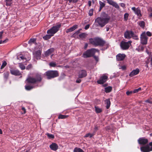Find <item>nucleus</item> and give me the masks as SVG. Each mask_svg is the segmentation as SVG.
I'll list each match as a JSON object with an SVG mask.
<instances>
[{"instance_id":"nucleus-45","label":"nucleus","mask_w":152,"mask_h":152,"mask_svg":"<svg viewBox=\"0 0 152 152\" xmlns=\"http://www.w3.org/2000/svg\"><path fill=\"white\" fill-rule=\"evenodd\" d=\"M47 135L49 138L54 139V136L53 134H50L48 133H47Z\"/></svg>"},{"instance_id":"nucleus-44","label":"nucleus","mask_w":152,"mask_h":152,"mask_svg":"<svg viewBox=\"0 0 152 152\" xmlns=\"http://www.w3.org/2000/svg\"><path fill=\"white\" fill-rule=\"evenodd\" d=\"M9 74L8 72H7L4 73V78L6 79H8L9 76Z\"/></svg>"},{"instance_id":"nucleus-62","label":"nucleus","mask_w":152,"mask_h":152,"mask_svg":"<svg viewBox=\"0 0 152 152\" xmlns=\"http://www.w3.org/2000/svg\"><path fill=\"white\" fill-rule=\"evenodd\" d=\"M8 39H5V40H4L3 41H2V43H5L6 42L8 41Z\"/></svg>"},{"instance_id":"nucleus-37","label":"nucleus","mask_w":152,"mask_h":152,"mask_svg":"<svg viewBox=\"0 0 152 152\" xmlns=\"http://www.w3.org/2000/svg\"><path fill=\"white\" fill-rule=\"evenodd\" d=\"M81 30V29H79L77 31L75 32L74 34L72 35V37H75L76 36H77L80 33V31Z\"/></svg>"},{"instance_id":"nucleus-56","label":"nucleus","mask_w":152,"mask_h":152,"mask_svg":"<svg viewBox=\"0 0 152 152\" xmlns=\"http://www.w3.org/2000/svg\"><path fill=\"white\" fill-rule=\"evenodd\" d=\"M89 27H90V25L87 24L85 26L84 28L86 30H87L89 28Z\"/></svg>"},{"instance_id":"nucleus-33","label":"nucleus","mask_w":152,"mask_h":152,"mask_svg":"<svg viewBox=\"0 0 152 152\" xmlns=\"http://www.w3.org/2000/svg\"><path fill=\"white\" fill-rule=\"evenodd\" d=\"M131 36L134 39L136 40H138L139 39L138 36L134 34L133 32H131Z\"/></svg>"},{"instance_id":"nucleus-6","label":"nucleus","mask_w":152,"mask_h":152,"mask_svg":"<svg viewBox=\"0 0 152 152\" xmlns=\"http://www.w3.org/2000/svg\"><path fill=\"white\" fill-rule=\"evenodd\" d=\"M131 41H128V42L122 41L120 44V46L121 48L123 50L128 49L132 42Z\"/></svg>"},{"instance_id":"nucleus-41","label":"nucleus","mask_w":152,"mask_h":152,"mask_svg":"<svg viewBox=\"0 0 152 152\" xmlns=\"http://www.w3.org/2000/svg\"><path fill=\"white\" fill-rule=\"evenodd\" d=\"M78 0H65V1H69V3L73 4L76 3H77Z\"/></svg>"},{"instance_id":"nucleus-52","label":"nucleus","mask_w":152,"mask_h":152,"mask_svg":"<svg viewBox=\"0 0 152 152\" xmlns=\"http://www.w3.org/2000/svg\"><path fill=\"white\" fill-rule=\"evenodd\" d=\"M146 35L148 37H151L152 36L151 33L149 31H148L146 32Z\"/></svg>"},{"instance_id":"nucleus-20","label":"nucleus","mask_w":152,"mask_h":152,"mask_svg":"<svg viewBox=\"0 0 152 152\" xmlns=\"http://www.w3.org/2000/svg\"><path fill=\"white\" fill-rule=\"evenodd\" d=\"M132 31L127 30L124 33V36L125 38L129 39L132 37L131 32Z\"/></svg>"},{"instance_id":"nucleus-22","label":"nucleus","mask_w":152,"mask_h":152,"mask_svg":"<svg viewBox=\"0 0 152 152\" xmlns=\"http://www.w3.org/2000/svg\"><path fill=\"white\" fill-rule=\"evenodd\" d=\"M78 27V25H75L72 26L70 27L66 31V33L71 32L75 30Z\"/></svg>"},{"instance_id":"nucleus-9","label":"nucleus","mask_w":152,"mask_h":152,"mask_svg":"<svg viewBox=\"0 0 152 152\" xmlns=\"http://www.w3.org/2000/svg\"><path fill=\"white\" fill-rule=\"evenodd\" d=\"M132 10L134 12L135 14L137 15L138 17H140L142 16L141 11L139 8H136L135 7H132Z\"/></svg>"},{"instance_id":"nucleus-21","label":"nucleus","mask_w":152,"mask_h":152,"mask_svg":"<svg viewBox=\"0 0 152 152\" xmlns=\"http://www.w3.org/2000/svg\"><path fill=\"white\" fill-rule=\"evenodd\" d=\"M139 72V69L137 68L133 70L129 74V76L130 77H133L135 75H137Z\"/></svg>"},{"instance_id":"nucleus-27","label":"nucleus","mask_w":152,"mask_h":152,"mask_svg":"<svg viewBox=\"0 0 152 152\" xmlns=\"http://www.w3.org/2000/svg\"><path fill=\"white\" fill-rule=\"evenodd\" d=\"M112 90V87L109 86L104 88V91L106 93L110 92Z\"/></svg>"},{"instance_id":"nucleus-42","label":"nucleus","mask_w":152,"mask_h":152,"mask_svg":"<svg viewBox=\"0 0 152 152\" xmlns=\"http://www.w3.org/2000/svg\"><path fill=\"white\" fill-rule=\"evenodd\" d=\"M19 67L21 70H23L25 69V66L22 63H19Z\"/></svg>"},{"instance_id":"nucleus-58","label":"nucleus","mask_w":152,"mask_h":152,"mask_svg":"<svg viewBox=\"0 0 152 152\" xmlns=\"http://www.w3.org/2000/svg\"><path fill=\"white\" fill-rule=\"evenodd\" d=\"M22 110L23 111V114H24L26 113V110L24 107H23L22 108Z\"/></svg>"},{"instance_id":"nucleus-60","label":"nucleus","mask_w":152,"mask_h":152,"mask_svg":"<svg viewBox=\"0 0 152 152\" xmlns=\"http://www.w3.org/2000/svg\"><path fill=\"white\" fill-rule=\"evenodd\" d=\"M94 129L96 131H97L99 129V127L97 125H96L94 128Z\"/></svg>"},{"instance_id":"nucleus-17","label":"nucleus","mask_w":152,"mask_h":152,"mask_svg":"<svg viewBox=\"0 0 152 152\" xmlns=\"http://www.w3.org/2000/svg\"><path fill=\"white\" fill-rule=\"evenodd\" d=\"M41 53L42 52L40 50H38L34 52L33 53V54L34 56L38 60L40 59V56L41 54Z\"/></svg>"},{"instance_id":"nucleus-47","label":"nucleus","mask_w":152,"mask_h":152,"mask_svg":"<svg viewBox=\"0 0 152 152\" xmlns=\"http://www.w3.org/2000/svg\"><path fill=\"white\" fill-rule=\"evenodd\" d=\"M17 58L18 60H20V58L22 60L26 59V58H25L23 56H18L17 57Z\"/></svg>"},{"instance_id":"nucleus-35","label":"nucleus","mask_w":152,"mask_h":152,"mask_svg":"<svg viewBox=\"0 0 152 152\" xmlns=\"http://www.w3.org/2000/svg\"><path fill=\"white\" fill-rule=\"evenodd\" d=\"M47 33L48 34L53 35H53L54 34H55L52 28L47 31Z\"/></svg>"},{"instance_id":"nucleus-24","label":"nucleus","mask_w":152,"mask_h":152,"mask_svg":"<svg viewBox=\"0 0 152 152\" xmlns=\"http://www.w3.org/2000/svg\"><path fill=\"white\" fill-rule=\"evenodd\" d=\"M61 24H57L55 26H53L51 28L54 32L55 33L57 32L59 30L61 27Z\"/></svg>"},{"instance_id":"nucleus-59","label":"nucleus","mask_w":152,"mask_h":152,"mask_svg":"<svg viewBox=\"0 0 152 152\" xmlns=\"http://www.w3.org/2000/svg\"><path fill=\"white\" fill-rule=\"evenodd\" d=\"M81 81L80 79L78 78L76 80V82L77 83H80L81 82Z\"/></svg>"},{"instance_id":"nucleus-14","label":"nucleus","mask_w":152,"mask_h":152,"mask_svg":"<svg viewBox=\"0 0 152 152\" xmlns=\"http://www.w3.org/2000/svg\"><path fill=\"white\" fill-rule=\"evenodd\" d=\"M140 149L142 152H149L151 151L148 145L147 144L145 146H142L140 147Z\"/></svg>"},{"instance_id":"nucleus-61","label":"nucleus","mask_w":152,"mask_h":152,"mask_svg":"<svg viewBox=\"0 0 152 152\" xmlns=\"http://www.w3.org/2000/svg\"><path fill=\"white\" fill-rule=\"evenodd\" d=\"M88 46V44L87 43H86L84 46V49H86L87 48Z\"/></svg>"},{"instance_id":"nucleus-7","label":"nucleus","mask_w":152,"mask_h":152,"mask_svg":"<svg viewBox=\"0 0 152 152\" xmlns=\"http://www.w3.org/2000/svg\"><path fill=\"white\" fill-rule=\"evenodd\" d=\"M148 139L144 137L140 138L138 140V142L140 145H145L148 143Z\"/></svg>"},{"instance_id":"nucleus-40","label":"nucleus","mask_w":152,"mask_h":152,"mask_svg":"<svg viewBox=\"0 0 152 152\" xmlns=\"http://www.w3.org/2000/svg\"><path fill=\"white\" fill-rule=\"evenodd\" d=\"M129 14L128 13H126L124 15V20L126 21L128 20Z\"/></svg>"},{"instance_id":"nucleus-11","label":"nucleus","mask_w":152,"mask_h":152,"mask_svg":"<svg viewBox=\"0 0 152 152\" xmlns=\"http://www.w3.org/2000/svg\"><path fill=\"white\" fill-rule=\"evenodd\" d=\"M107 3L110 5L113 6L118 9H119V6L118 4L113 0H107Z\"/></svg>"},{"instance_id":"nucleus-36","label":"nucleus","mask_w":152,"mask_h":152,"mask_svg":"<svg viewBox=\"0 0 152 152\" xmlns=\"http://www.w3.org/2000/svg\"><path fill=\"white\" fill-rule=\"evenodd\" d=\"M95 110L96 113H101L102 112V110L101 109L96 107H95Z\"/></svg>"},{"instance_id":"nucleus-18","label":"nucleus","mask_w":152,"mask_h":152,"mask_svg":"<svg viewBox=\"0 0 152 152\" xmlns=\"http://www.w3.org/2000/svg\"><path fill=\"white\" fill-rule=\"evenodd\" d=\"M37 83L40 82L42 79L41 75L39 73H37L35 74V78Z\"/></svg>"},{"instance_id":"nucleus-15","label":"nucleus","mask_w":152,"mask_h":152,"mask_svg":"<svg viewBox=\"0 0 152 152\" xmlns=\"http://www.w3.org/2000/svg\"><path fill=\"white\" fill-rule=\"evenodd\" d=\"M26 81L28 84L31 83L34 84L37 83L35 78L30 76L27 78L26 80Z\"/></svg>"},{"instance_id":"nucleus-30","label":"nucleus","mask_w":152,"mask_h":152,"mask_svg":"<svg viewBox=\"0 0 152 152\" xmlns=\"http://www.w3.org/2000/svg\"><path fill=\"white\" fill-rule=\"evenodd\" d=\"M34 86L31 85H26L25 86V89L27 91H30L34 88Z\"/></svg>"},{"instance_id":"nucleus-53","label":"nucleus","mask_w":152,"mask_h":152,"mask_svg":"<svg viewBox=\"0 0 152 152\" xmlns=\"http://www.w3.org/2000/svg\"><path fill=\"white\" fill-rule=\"evenodd\" d=\"M149 145V146H151V147H150V151H152V142H150L149 144H148Z\"/></svg>"},{"instance_id":"nucleus-4","label":"nucleus","mask_w":152,"mask_h":152,"mask_svg":"<svg viewBox=\"0 0 152 152\" xmlns=\"http://www.w3.org/2000/svg\"><path fill=\"white\" fill-rule=\"evenodd\" d=\"M95 22L98 24L101 27H103L108 22L101 17H98L95 20Z\"/></svg>"},{"instance_id":"nucleus-57","label":"nucleus","mask_w":152,"mask_h":152,"mask_svg":"<svg viewBox=\"0 0 152 152\" xmlns=\"http://www.w3.org/2000/svg\"><path fill=\"white\" fill-rule=\"evenodd\" d=\"M3 33V31H1L0 32V39H1L2 38V35Z\"/></svg>"},{"instance_id":"nucleus-54","label":"nucleus","mask_w":152,"mask_h":152,"mask_svg":"<svg viewBox=\"0 0 152 152\" xmlns=\"http://www.w3.org/2000/svg\"><path fill=\"white\" fill-rule=\"evenodd\" d=\"M32 66L31 64H29L26 67V69L28 70H29L32 67Z\"/></svg>"},{"instance_id":"nucleus-49","label":"nucleus","mask_w":152,"mask_h":152,"mask_svg":"<svg viewBox=\"0 0 152 152\" xmlns=\"http://www.w3.org/2000/svg\"><path fill=\"white\" fill-rule=\"evenodd\" d=\"M49 65L50 66L55 67L56 66V64L55 63L51 62L50 63Z\"/></svg>"},{"instance_id":"nucleus-34","label":"nucleus","mask_w":152,"mask_h":152,"mask_svg":"<svg viewBox=\"0 0 152 152\" xmlns=\"http://www.w3.org/2000/svg\"><path fill=\"white\" fill-rule=\"evenodd\" d=\"M52 36L53 35H50V34H47L46 36H44L43 38L45 40H47L50 39Z\"/></svg>"},{"instance_id":"nucleus-51","label":"nucleus","mask_w":152,"mask_h":152,"mask_svg":"<svg viewBox=\"0 0 152 152\" xmlns=\"http://www.w3.org/2000/svg\"><path fill=\"white\" fill-rule=\"evenodd\" d=\"M6 5L7 6H10L11 5V1H6Z\"/></svg>"},{"instance_id":"nucleus-48","label":"nucleus","mask_w":152,"mask_h":152,"mask_svg":"<svg viewBox=\"0 0 152 152\" xmlns=\"http://www.w3.org/2000/svg\"><path fill=\"white\" fill-rule=\"evenodd\" d=\"M141 88L140 87L138 88L137 89H134L133 91V92L134 93H135L138 92L139 91L141 90Z\"/></svg>"},{"instance_id":"nucleus-16","label":"nucleus","mask_w":152,"mask_h":152,"mask_svg":"<svg viewBox=\"0 0 152 152\" xmlns=\"http://www.w3.org/2000/svg\"><path fill=\"white\" fill-rule=\"evenodd\" d=\"M126 57L124 54L119 53L116 56V59L117 61H121L124 60Z\"/></svg>"},{"instance_id":"nucleus-25","label":"nucleus","mask_w":152,"mask_h":152,"mask_svg":"<svg viewBox=\"0 0 152 152\" xmlns=\"http://www.w3.org/2000/svg\"><path fill=\"white\" fill-rule=\"evenodd\" d=\"M137 24L139 25V26L142 28H144L145 23V22L143 21H140L137 22Z\"/></svg>"},{"instance_id":"nucleus-55","label":"nucleus","mask_w":152,"mask_h":152,"mask_svg":"<svg viewBox=\"0 0 152 152\" xmlns=\"http://www.w3.org/2000/svg\"><path fill=\"white\" fill-rule=\"evenodd\" d=\"M93 57H94V59L96 61H98L99 58H98V57L96 56H94V55Z\"/></svg>"},{"instance_id":"nucleus-63","label":"nucleus","mask_w":152,"mask_h":152,"mask_svg":"<svg viewBox=\"0 0 152 152\" xmlns=\"http://www.w3.org/2000/svg\"><path fill=\"white\" fill-rule=\"evenodd\" d=\"M120 5L121 7H125V4L123 3H121L120 4Z\"/></svg>"},{"instance_id":"nucleus-1","label":"nucleus","mask_w":152,"mask_h":152,"mask_svg":"<svg viewBox=\"0 0 152 152\" xmlns=\"http://www.w3.org/2000/svg\"><path fill=\"white\" fill-rule=\"evenodd\" d=\"M89 40L90 43L96 47L103 46L105 44V41L99 37H95L94 38H91Z\"/></svg>"},{"instance_id":"nucleus-12","label":"nucleus","mask_w":152,"mask_h":152,"mask_svg":"<svg viewBox=\"0 0 152 152\" xmlns=\"http://www.w3.org/2000/svg\"><path fill=\"white\" fill-rule=\"evenodd\" d=\"M101 17V18H103L108 22L110 19V16L108 14L104 12H102Z\"/></svg>"},{"instance_id":"nucleus-23","label":"nucleus","mask_w":152,"mask_h":152,"mask_svg":"<svg viewBox=\"0 0 152 152\" xmlns=\"http://www.w3.org/2000/svg\"><path fill=\"white\" fill-rule=\"evenodd\" d=\"M50 148L52 150L54 151H56L57 150L58 148V146L55 143H53L50 146Z\"/></svg>"},{"instance_id":"nucleus-43","label":"nucleus","mask_w":152,"mask_h":152,"mask_svg":"<svg viewBox=\"0 0 152 152\" xmlns=\"http://www.w3.org/2000/svg\"><path fill=\"white\" fill-rule=\"evenodd\" d=\"M7 63L6 61H4L3 62L2 64L1 67V69H3L7 65Z\"/></svg>"},{"instance_id":"nucleus-26","label":"nucleus","mask_w":152,"mask_h":152,"mask_svg":"<svg viewBox=\"0 0 152 152\" xmlns=\"http://www.w3.org/2000/svg\"><path fill=\"white\" fill-rule=\"evenodd\" d=\"M105 102L106 105V108L107 109H108L109 108L110 105V99H106L105 101Z\"/></svg>"},{"instance_id":"nucleus-13","label":"nucleus","mask_w":152,"mask_h":152,"mask_svg":"<svg viewBox=\"0 0 152 152\" xmlns=\"http://www.w3.org/2000/svg\"><path fill=\"white\" fill-rule=\"evenodd\" d=\"M11 74L15 76H19L21 75V73L18 69H11L10 70Z\"/></svg>"},{"instance_id":"nucleus-5","label":"nucleus","mask_w":152,"mask_h":152,"mask_svg":"<svg viewBox=\"0 0 152 152\" xmlns=\"http://www.w3.org/2000/svg\"><path fill=\"white\" fill-rule=\"evenodd\" d=\"M140 42L143 45H146L147 43V41L148 37L146 35V32L144 31L140 35Z\"/></svg>"},{"instance_id":"nucleus-2","label":"nucleus","mask_w":152,"mask_h":152,"mask_svg":"<svg viewBox=\"0 0 152 152\" xmlns=\"http://www.w3.org/2000/svg\"><path fill=\"white\" fill-rule=\"evenodd\" d=\"M96 52H99L98 49L92 48L91 49L87 50L83 54V57L85 58L92 57L94 55Z\"/></svg>"},{"instance_id":"nucleus-3","label":"nucleus","mask_w":152,"mask_h":152,"mask_svg":"<svg viewBox=\"0 0 152 152\" xmlns=\"http://www.w3.org/2000/svg\"><path fill=\"white\" fill-rule=\"evenodd\" d=\"M46 75L48 79H51L56 77L59 75L58 71L56 70H50L46 72Z\"/></svg>"},{"instance_id":"nucleus-10","label":"nucleus","mask_w":152,"mask_h":152,"mask_svg":"<svg viewBox=\"0 0 152 152\" xmlns=\"http://www.w3.org/2000/svg\"><path fill=\"white\" fill-rule=\"evenodd\" d=\"M78 77L79 78H82L85 77L87 75V73L85 70H81L78 72Z\"/></svg>"},{"instance_id":"nucleus-64","label":"nucleus","mask_w":152,"mask_h":152,"mask_svg":"<svg viewBox=\"0 0 152 152\" xmlns=\"http://www.w3.org/2000/svg\"><path fill=\"white\" fill-rule=\"evenodd\" d=\"M145 102H148V103H152V101H151L149 99L147 100Z\"/></svg>"},{"instance_id":"nucleus-38","label":"nucleus","mask_w":152,"mask_h":152,"mask_svg":"<svg viewBox=\"0 0 152 152\" xmlns=\"http://www.w3.org/2000/svg\"><path fill=\"white\" fill-rule=\"evenodd\" d=\"M94 135V134H91L90 133H88V134H86L84 136V137H89L90 138L92 137Z\"/></svg>"},{"instance_id":"nucleus-50","label":"nucleus","mask_w":152,"mask_h":152,"mask_svg":"<svg viewBox=\"0 0 152 152\" xmlns=\"http://www.w3.org/2000/svg\"><path fill=\"white\" fill-rule=\"evenodd\" d=\"M133 93V91H127L126 93V94L127 96L130 95L132 94Z\"/></svg>"},{"instance_id":"nucleus-8","label":"nucleus","mask_w":152,"mask_h":152,"mask_svg":"<svg viewBox=\"0 0 152 152\" xmlns=\"http://www.w3.org/2000/svg\"><path fill=\"white\" fill-rule=\"evenodd\" d=\"M108 79L107 76L104 75L100 77L99 80L97 81L98 84H102L105 83Z\"/></svg>"},{"instance_id":"nucleus-32","label":"nucleus","mask_w":152,"mask_h":152,"mask_svg":"<svg viewBox=\"0 0 152 152\" xmlns=\"http://www.w3.org/2000/svg\"><path fill=\"white\" fill-rule=\"evenodd\" d=\"M74 152H84V151L80 148L75 147L74 149Z\"/></svg>"},{"instance_id":"nucleus-19","label":"nucleus","mask_w":152,"mask_h":152,"mask_svg":"<svg viewBox=\"0 0 152 152\" xmlns=\"http://www.w3.org/2000/svg\"><path fill=\"white\" fill-rule=\"evenodd\" d=\"M54 51V49L53 48H51L45 52V56L46 57H47L50 55Z\"/></svg>"},{"instance_id":"nucleus-46","label":"nucleus","mask_w":152,"mask_h":152,"mask_svg":"<svg viewBox=\"0 0 152 152\" xmlns=\"http://www.w3.org/2000/svg\"><path fill=\"white\" fill-rule=\"evenodd\" d=\"M94 10L93 9H91L89 12V15L90 16H92L93 15Z\"/></svg>"},{"instance_id":"nucleus-28","label":"nucleus","mask_w":152,"mask_h":152,"mask_svg":"<svg viewBox=\"0 0 152 152\" xmlns=\"http://www.w3.org/2000/svg\"><path fill=\"white\" fill-rule=\"evenodd\" d=\"M100 7L99 10V12H100L101 11L102 9L105 6V4L104 2H102L101 1H99V2Z\"/></svg>"},{"instance_id":"nucleus-31","label":"nucleus","mask_w":152,"mask_h":152,"mask_svg":"<svg viewBox=\"0 0 152 152\" xmlns=\"http://www.w3.org/2000/svg\"><path fill=\"white\" fill-rule=\"evenodd\" d=\"M28 43L30 45L32 44H36V39H31L28 41Z\"/></svg>"},{"instance_id":"nucleus-29","label":"nucleus","mask_w":152,"mask_h":152,"mask_svg":"<svg viewBox=\"0 0 152 152\" xmlns=\"http://www.w3.org/2000/svg\"><path fill=\"white\" fill-rule=\"evenodd\" d=\"M69 117L68 115H65L62 114H59L58 116V118L59 119H63Z\"/></svg>"},{"instance_id":"nucleus-39","label":"nucleus","mask_w":152,"mask_h":152,"mask_svg":"<svg viewBox=\"0 0 152 152\" xmlns=\"http://www.w3.org/2000/svg\"><path fill=\"white\" fill-rule=\"evenodd\" d=\"M87 34L85 33H82L79 35V37L81 38H84L86 37Z\"/></svg>"}]
</instances>
